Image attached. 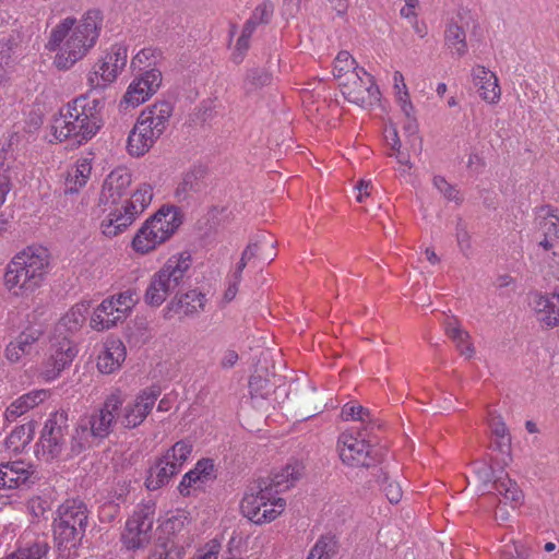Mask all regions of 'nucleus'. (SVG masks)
Instances as JSON below:
<instances>
[{
	"mask_svg": "<svg viewBox=\"0 0 559 559\" xmlns=\"http://www.w3.org/2000/svg\"><path fill=\"white\" fill-rule=\"evenodd\" d=\"M102 21L100 12L91 10L80 21L68 16L51 29L45 49L56 51L53 66L58 70L72 68L87 55L99 36Z\"/></svg>",
	"mask_w": 559,
	"mask_h": 559,
	"instance_id": "nucleus-1",
	"label": "nucleus"
},
{
	"mask_svg": "<svg viewBox=\"0 0 559 559\" xmlns=\"http://www.w3.org/2000/svg\"><path fill=\"white\" fill-rule=\"evenodd\" d=\"M102 108L103 104L97 98L83 95L74 98L68 104L66 112L61 110L59 116L53 117L48 141L73 139L82 143L91 140L103 127Z\"/></svg>",
	"mask_w": 559,
	"mask_h": 559,
	"instance_id": "nucleus-2",
	"label": "nucleus"
},
{
	"mask_svg": "<svg viewBox=\"0 0 559 559\" xmlns=\"http://www.w3.org/2000/svg\"><path fill=\"white\" fill-rule=\"evenodd\" d=\"M122 404L120 394L111 393L91 414L82 416L71 436L72 452L81 453L91 447L94 440L102 441L114 432Z\"/></svg>",
	"mask_w": 559,
	"mask_h": 559,
	"instance_id": "nucleus-3",
	"label": "nucleus"
},
{
	"mask_svg": "<svg viewBox=\"0 0 559 559\" xmlns=\"http://www.w3.org/2000/svg\"><path fill=\"white\" fill-rule=\"evenodd\" d=\"M190 265L191 257L188 252L169 258L152 277L144 295V301L152 307H159L170 294L177 295L188 280L187 273Z\"/></svg>",
	"mask_w": 559,
	"mask_h": 559,
	"instance_id": "nucleus-4",
	"label": "nucleus"
},
{
	"mask_svg": "<svg viewBox=\"0 0 559 559\" xmlns=\"http://www.w3.org/2000/svg\"><path fill=\"white\" fill-rule=\"evenodd\" d=\"M87 520V507L82 500H67L61 504L58 509V519H55L53 524V535L58 546L75 547L85 534Z\"/></svg>",
	"mask_w": 559,
	"mask_h": 559,
	"instance_id": "nucleus-5",
	"label": "nucleus"
},
{
	"mask_svg": "<svg viewBox=\"0 0 559 559\" xmlns=\"http://www.w3.org/2000/svg\"><path fill=\"white\" fill-rule=\"evenodd\" d=\"M285 499L258 481L248 487L240 503L243 516L255 524L275 520L285 510Z\"/></svg>",
	"mask_w": 559,
	"mask_h": 559,
	"instance_id": "nucleus-6",
	"label": "nucleus"
},
{
	"mask_svg": "<svg viewBox=\"0 0 559 559\" xmlns=\"http://www.w3.org/2000/svg\"><path fill=\"white\" fill-rule=\"evenodd\" d=\"M176 207H162L135 234L132 246L141 253H146L167 240L180 225Z\"/></svg>",
	"mask_w": 559,
	"mask_h": 559,
	"instance_id": "nucleus-7",
	"label": "nucleus"
},
{
	"mask_svg": "<svg viewBox=\"0 0 559 559\" xmlns=\"http://www.w3.org/2000/svg\"><path fill=\"white\" fill-rule=\"evenodd\" d=\"M153 199L152 187L142 185L121 207L110 210L100 223L102 233L115 237L124 231L141 214Z\"/></svg>",
	"mask_w": 559,
	"mask_h": 559,
	"instance_id": "nucleus-8",
	"label": "nucleus"
},
{
	"mask_svg": "<svg viewBox=\"0 0 559 559\" xmlns=\"http://www.w3.org/2000/svg\"><path fill=\"white\" fill-rule=\"evenodd\" d=\"M371 431L359 429L357 435L342 433L338 438V453L343 463L353 467H370L382 461L380 450L370 444Z\"/></svg>",
	"mask_w": 559,
	"mask_h": 559,
	"instance_id": "nucleus-9",
	"label": "nucleus"
},
{
	"mask_svg": "<svg viewBox=\"0 0 559 559\" xmlns=\"http://www.w3.org/2000/svg\"><path fill=\"white\" fill-rule=\"evenodd\" d=\"M193 449L190 440L177 441L166 453L148 469L145 480L148 490H156L177 475L188 460Z\"/></svg>",
	"mask_w": 559,
	"mask_h": 559,
	"instance_id": "nucleus-10",
	"label": "nucleus"
},
{
	"mask_svg": "<svg viewBox=\"0 0 559 559\" xmlns=\"http://www.w3.org/2000/svg\"><path fill=\"white\" fill-rule=\"evenodd\" d=\"M35 248L28 246L19 252L7 267L4 284L16 296H28L35 290Z\"/></svg>",
	"mask_w": 559,
	"mask_h": 559,
	"instance_id": "nucleus-11",
	"label": "nucleus"
},
{
	"mask_svg": "<svg viewBox=\"0 0 559 559\" xmlns=\"http://www.w3.org/2000/svg\"><path fill=\"white\" fill-rule=\"evenodd\" d=\"M76 354L78 349L74 342L67 336H63L62 340L50 338V347L41 362L39 376L45 381L57 379L61 371L70 366Z\"/></svg>",
	"mask_w": 559,
	"mask_h": 559,
	"instance_id": "nucleus-12",
	"label": "nucleus"
},
{
	"mask_svg": "<svg viewBox=\"0 0 559 559\" xmlns=\"http://www.w3.org/2000/svg\"><path fill=\"white\" fill-rule=\"evenodd\" d=\"M154 523V510L151 507H142L135 510L126 523V532L122 535L123 544L128 549H139L147 545L152 537Z\"/></svg>",
	"mask_w": 559,
	"mask_h": 559,
	"instance_id": "nucleus-13",
	"label": "nucleus"
},
{
	"mask_svg": "<svg viewBox=\"0 0 559 559\" xmlns=\"http://www.w3.org/2000/svg\"><path fill=\"white\" fill-rule=\"evenodd\" d=\"M68 427L67 412L60 411L50 415L40 435V444L44 455L56 457L61 454L66 444Z\"/></svg>",
	"mask_w": 559,
	"mask_h": 559,
	"instance_id": "nucleus-14",
	"label": "nucleus"
},
{
	"mask_svg": "<svg viewBox=\"0 0 559 559\" xmlns=\"http://www.w3.org/2000/svg\"><path fill=\"white\" fill-rule=\"evenodd\" d=\"M358 82L354 79L342 81L343 94L345 97L360 107H371L380 102L379 87L373 82V78L360 69Z\"/></svg>",
	"mask_w": 559,
	"mask_h": 559,
	"instance_id": "nucleus-15",
	"label": "nucleus"
},
{
	"mask_svg": "<svg viewBox=\"0 0 559 559\" xmlns=\"http://www.w3.org/2000/svg\"><path fill=\"white\" fill-rule=\"evenodd\" d=\"M160 395L159 388L151 386L144 389L133 402L121 407V424L124 428L131 429L141 425L151 413L155 402Z\"/></svg>",
	"mask_w": 559,
	"mask_h": 559,
	"instance_id": "nucleus-16",
	"label": "nucleus"
},
{
	"mask_svg": "<svg viewBox=\"0 0 559 559\" xmlns=\"http://www.w3.org/2000/svg\"><path fill=\"white\" fill-rule=\"evenodd\" d=\"M132 182L131 171L126 167H117L105 178L98 199V206L109 205V211L118 207L119 200L128 194Z\"/></svg>",
	"mask_w": 559,
	"mask_h": 559,
	"instance_id": "nucleus-17",
	"label": "nucleus"
},
{
	"mask_svg": "<svg viewBox=\"0 0 559 559\" xmlns=\"http://www.w3.org/2000/svg\"><path fill=\"white\" fill-rule=\"evenodd\" d=\"M162 72L158 69H150L143 72L139 78L134 79L129 85L122 104L136 107L148 99L160 86Z\"/></svg>",
	"mask_w": 559,
	"mask_h": 559,
	"instance_id": "nucleus-18",
	"label": "nucleus"
},
{
	"mask_svg": "<svg viewBox=\"0 0 559 559\" xmlns=\"http://www.w3.org/2000/svg\"><path fill=\"white\" fill-rule=\"evenodd\" d=\"M206 302V295L198 289L186 293L180 290L166 306L164 317L167 319H170L173 314L197 317L204 311Z\"/></svg>",
	"mask_w": 559,
	"mask_h": 559,
	"instance_id": "nucleus-19",
	"label": "nucleus"
},
{
	"mask_svg": "<svg viewBox=\"0 0 559 559\" xmlns=\"http://www.w3.org/2000/svg\"><path fill=\"white\" fill-rule=\"evenodd\" d=\"M216 478V469L212 459L198 461L194 468L186 473L178 486L182 496H189L191 488H202L206 483Z\"/></svg>",
	"mask_w": 559,
	"mask_h": 559,
	"instance_id": "nucleus-20",
	"label": "nucleus"
},
{
	"mask_svg": "<svg viewBox=\"0 0 559 559\" xmlns=\"http://www.w3.org/2000/svg\"><path fill=\"white\" fill-rule=\"evenodd\" d=\"M304 465L298 461L289 462L280 472L272 476L259 478L257 481L275 493H281L289 489L302 476Z\"/></svg>",
	"mask_w": 559,
	"mask_h": 559,
	"instance_id": "nucleus-21",
	"label": "nucleus"
},
{
	"mask_svg": "<svg viewBox=\"0 0 559 559\" xmlns=\"http://www.w3.org/2000/svg\"><path fill=\"white\" fill-rule=\"evenodd\" d=\"M159 136L160 134L155 132L152 128H148V124L138 118L128 136V153L135 157L143 156L150 151Z\"/></svg>",
	"mask_w": 559,
	"mask_h": 559,
	"instance_id": "nucleus-22",
	"label": "nucleus"
},
{
	"mask_svg": "<svg viewBox=\"0 0 559 559\" xmlns=\"http://www.w3.org/2000/svg\"><path fill=\"white\" fill-rule=\"evenodd\" d=\"M473 83L479 96L489 104H496L501 96L498 78L484 66H476L472 70Z\"/></svg>",
	"mask_w": 559,
	"mask_h": 559,
	"instance_id": "nucleus-23",
	"label": "nucleus"
},
{
	"mask_svg": "<svg viewBox=\"0 0 559 559\" xmlns=\"http://www.w3.org/2000/svg\"><path fill=\"white\" fill-rule=\"evenodd\" d=\"M87 310L88 305L84 302L73 306L56 324L51 340H62L63 336L71 340V335L78 332L85 322Z\"/></svg>",
	"mask_w": 559,
	"mask_h": 559,
	"instance_id": "nucleus-24",
	"label": "nucleus"
},
{
	"mask_svg": "<svg viewBox=\"0 0 559 559\" xmlns=\"http://www.w3.org/2000/svg\"><path fill=\"white\" fill-rule=\"evenodd\" d=\"M126 359V347L118 338L107 340L97 358V368L102 373H112Z\"/></svg>",
	"mask_w": 559,
	"mask_h": 559,
	"instance_id": "nucleus-25",
	"label": "nucleus"
},
{
	"mask_svg": "<svg viewBox=\"0 0 559 559\" xmlns=\"http://www.w3.org/2000/svg\"><path fill=\"white\" fill-rule=\"evenodd\" d=\"M22 461L0 464V489H12L25 485L33 472Z\"/></svg>",
	"mask_w": 559,
	"mask_h": 559,
	"instance_id": "nucleus-26",
	"label": "nucleus"
},
{
	"mask_svg": "<svg viewBox=\"0 0 559 559\" xmlns=\"http://www.w3.org/2000/svg\"><path fill=\"white\" fill-rule=\"evenodd\" d=\"M173 110L174 107L169 102H157L146 107L139 116V119L162 135L168 126Z\"/></svg>",
	"mask_w": 559,
	"mask_h": 559,
	"instance_id": "nucleus-27",
	"label": "nucleus"
},
{
	"mask_svg": "<svg viewBox=\"0 0 559 559\" xmlns=\"http://www.w3.org/2000/svg\"><path fill=\"white\" fill-rule=\"evenodd\" d=\"M116 305L115 300L110 298L104 299L91 318L92 329L96 331L109 330L117 325L119 321L124 320L123 314L117 316L118 308Z\"/></svg>",
	"mask_w": 559,
	"mask_h": 559,
	"instance_id": "nucleus-28",
	"label": "nucleus"
},
{
	"mask_svg": "<svg viewBox=\"0 0 559 559\" xmlns=\"http://www.w3.org/2000/svg\"><path fill=\"white\" fill-rule=\"evenodd\" d=\"M445 334L454 342L456 349L466 358H472L475 354V347L471 343V335L463 330L456 318H448L444 322Z\"/></svg>",
	"mask_w": 559,
	"mask_h": 559,
	"instance_id": "nucleus-29",
	"label": "nucleus"
},
{
	"mask_svg": "<svg viewBox=\"0 0 559 559\" xmlns=\"http://www.w3.org/2000/svg\"><path fill=\"white\" fill-rule=\"evenodd\" d=\"M487 421L492 435L491 447L501 453L508 452L511 447V438L502 417L489 412Z\"/></svg>",
	"mask_w": 559,
	"mask_h": 559,
	"instance_id": "nucleus-30",
	"label": "nucleus"
},
{
	"mask_svg": "<svg viewBox=\"0 0 559 559\" xmlns=\"http://www.w3.org/2000/svg\"><path fill=\"white\" fill-rule=\"evenodd\" d=\"M35 335L32 328L23 331L14 342L5 348V356L11 362H17L23 356L31 355L34 348Z\"/></svg>",
	"mask_w": 559,
	"mask_h": 559,
	"instance_id": "nucleus-31",
	"label": "nucleus"
},
{
	"mask_svg": "<svg viewBox=\"0 0 559 559\" xmlns=\"http://www.w3.org/2000/svg\"><path fill=\"white\" fill-rule=\"evenodd\" d=\"M340 550L338 538L333 534H325L318 538L306 559H335Z\"/></svg>",
	"mask_w": 559,
	"mask_h": 559,
	"instance_id": "nucleus-32",
	"label": "nucleus"
},
{
	"mask_svg": "<svg viewBox=\"0 0 559 559\" xmlns=\"http://www.w3.org/2000/svg\"><path fill=\"white\" fill-rule=\"evenodd\" d=\"M360 69L361 68L357 66L356 60L350 56V53L346 50H342L337 53L334 60L333 74L342 86V81L348 79H354L355 82H358V73Z\"/></svg>",
	"mask_w": 559,
	"mask_h": 559,
	"instance_id": "nucleus-33",
	"label": "nucleus"
},
{
	"mask_svg": "<svg viewBox=\"0 0 559 559\" xmlns=\"http://www.w3.org/2000/svg\"><path fill=\"white\" fill-rule=\"evenodd\" d=\"M34 432L35 425L32 420L16 427L5 440L7 449L14 453L25 452L27 448H31Z\"/></svg>",
	"mask_w": 559,
	"mask_h": 559,
	"instance_id": "nucleus-34",
	"label": "nucleus"
},
{
	"mask_svg": "<svg viewBox=\"0 0 559 559\" xmlns=\"http://www.w3.org/2000/svg\"><path fill=\"white\" fill-rule=\"evenodd\" d=\"M92 166L87 158H82L76 162L74 168L68 173L64 183L66 193H75L85 186L91 176Z\"/></svg>",
	"mask_w": 559,
	"mask_h": 559,
	"instance_id": "nucleus-35",
	"label": "nucleus"
},
{
	"mask_svg": "<svg viewBox=\"0 0 559 559\" xmlns=\"http://www.w3.org/2000/svg\"><path fill=\"white\" fill-rule=\"evenodd\" d=\"M204 171L193 169L188 171L176 189V197L179 201L187 200L192 192H200L204 189Z\"/></svg>",
	"mask_w": 559,
	"mask_h": 559,
	"instance_id": "nucleus-36",
	"label": "nucleus"
},
{
	"mask_svg": "<svg viewBox=\"0 0 559 559\" xmlns=\"http://www.w3.org/2000/svg\"><path fill=\"white\" fill-rule=\"evenodd\" d=\"M445 45L451 49L452 53L459 57L467 52L466 33L464 28L455 21H451L444 32Z\"/></svg>",
	"mask_w": 559,
	"mask_h": 559,
	"instance_id": "nucleus-37",
	"label": "nucleus"
},
{
	"mask_svg": "<svg viewBox=\"0 0 559 559\" xmlns=\"http://www.w3.org/2000/svg\"><path fill=\"white\" fill-rule=\"evenodd\" d=\"M535 310L539 313V320L547 326H555L559 321V305L548 296L535 295Z\"/></svg>",
	"mask_w": 559,
	"mask_h": 559,
	"instance_id": "nucleus-38",
	"label": "nucleus"
},
{
	"mask_svg": "<svg viewBox=\"0 0 559 559\" xmlns=\"http://www.w3.org/2000/svg\"><path fill=\"white\" fill-rule=\"evenodd\" d=\"M185 549L167 537L157 539L147 559H182Z\"/></svg>",
	"mask_w": 559,
	"mask_h": 559,
	"instance_id": "nucleus-39",
	"label": "nucleus"
},
{
	"mask_svg": "<svg viewBox=\"0 0 559 559\" xmlns=\"http://www.w3.org/2000/svg\"><path fill=\"white\" fill-rule=\"evenodd\" d=\"M342 417L345 420H360L364 424L362 428H367V431H372L374 427H379L368 408L354 403H346L343 406Z\"/></svg>",
	"mask_w": 559,
	"mask_h": 559,
	"instance_id": "nucleus-40",
	"label": "nucleus"
},
{
	"mask_svg": "<svg viewBox=\"0 0 559 559\" xmlns=\"http://www.w3.org/2000/svg\"><path fill=\"white\" fill-rule=\"evenodd\" d=\"M537 224L544 236L551 237L557 235L559 226V210L552 209L551 206H543L539 209L537 217Z\"/></svg>",
	"mask_w": 559,
	"mask_h": 559,
	"instance_id": "nucleus-41",
	"label": "nucleus"
},
{
	"mask_svg": "<svg viewBox=\"0 0 559 559\" xmlns=\"http://www.w3.org/2000/svg\"><path fill=\"white\" fill-rule=\"evenodd\" d=\"M121 70V68L115 67L111 58H104L99 69L88 78V81L94 87H105L116 80L118 72Z\"/></svg>",
	"mask_w": 559,
	"mask_h": 559,
	"instance_id": "nucleus-42",
	"label": "nucleus"
},
{
	"mask_svg": "<svg viewBox=\"0 0 559 559\" xmlns=\"http://www.w3.org/2000/svg\"><path fill=\"white\" fill-rule=\"evenodd\" d=\"M272 75L263 69H251L247 72L243 81V90L247 95L258 91L259 88L271 84Z\"/></svg>",
	"mask_w": 559,
	"mask_h": 559,
	"instance_id": "nucleus-43",
	"label": "nucleus"
},
{
	"mask_svg": "<svg viewBox=\"0 0 559 559\" xmlns=\"http://www.w3.org/2000/svg\"><path fill=\"white\" fill-rule=\"evenodd\" d=\"M35 407V393L28 392L21 397H19L16 401L11 403V405L5 411V419L8 421H13L17 417L24 415L28 411L33 409Z\"/></svg>",
	"mask_w": 559,
	"mask_h": 559,
	"instance_id": "nucleus-44",
	"label": "nucleus"
},
{
	"mask_svg": "<svg viewBox=\"0 0 559 559\" xmlns=\"http://www.w3.org/2000/svg\"><path fill=\"white\" fill-rule=\"evenodd\" d=\"M134 296L135 294L131 289H128L110 297V299L115 300V304H117V316H119L120 313L123 314L126 318L129 316L132 308L136 304V298Z\"/></svg>",
	"mask_w": 559,
	"mask_h": 559,
	"instance_id": "nucleus-45",
	"label": "nucleus"
},
{
	"mask_svg": "<svg viewBox=\"0 0 559 559\" xmlns=\"http://www.w3.org/2000/svg\"><path fill=\"white\" fill-rule=\"evenodd\" d=\"M433 186L439 190L440 193L449 201L461 202L459 190L450 185L442 176L433 177Z\"/></svg>",
	"mask_w": 559,
	"mask_h": 559,
	"instance_id": "nucleus-46",
	"label": "nucleus"
},
{
	"mask_svg": "<svg viewBox=\"0 0 559 559\" xmlns=\"http://www.w3.org/2000/svg\"><path fill=\"white\" fill-rule=\"evenodd\" d=\"M381 486L385 497L391 503H397L401 500L403 492L400 484L395 480H391L386 474H383Z\"/></svg>",
	"mask_w": 559,
	"mask_h": 559,
	"instance_id": "nucleus-47",
	"label": "nucleus"
},
{
	"mask_svg": "<svg viewBox=\"0 0 559 559\" xmlns=\"http://www.w3.org/2000/svg\"><path fill=\"white\" fill-rule=\"evenodd\" d=\"M274 12V7L270 1H263L259 5L255 7L251 14V19L258 24H267L270 23L272 15Z\"/></svg>",
	"mask_w": 559,
	"mask_h": 559,
	"instance_id": "nucleus-48",
	"label": "nucleus"
},
{
	"mask_svg": "<svg viewBox=\"0 0 559 559\" xmlns=\"http://www.w3.org/2000/svg\"><path fill=\"white\" fill-rule=\"evenodd\" d=\"M502 559H528L530 549L521 543L506 545L501 551Z\"/></svg>",
	"mask_w": 559,
	"mask_h": 559,
	"instance_id": "nucleus-49",
	"label": "nucleus"
},
{
	"mask_svg": "<svg viewBox=\"0 0 559 559\" xmlns=\"http://www.w3.org/2000/svg\"><path fill=\"white\" fill-rule=\"evenodd\" d=\"M472 472L476 479L483 484L488 485L492 480L493 471L492 467L486 462H475L472 466Z\"/></svg>",
	"mask_w": 559,
	"mask_h": 559,
	"instance_id": "nucleus-50",
	"label": "nucleus"
},
{
	"mask_svg": "<svg viewBox=\"0 0 559 559\" xmlns=\"http://www.w3.org/2000/svg\"><path fill=\"white\" fill-rule=\"evenodd\" d=\"M269 245L272 246L273 242L271 241V239H269L267 235H265V234L258 235L257 240L253 242H249V245L243 250L245 258L253 259V258L258 257L259 250L263 246H269Z\"/></svg>",
	"mask_w": 559,
	"mask_h": 559,
	"instance_id": "nucleus-51",
	"label": "nucleus"
},
{
	"mask_svg": "<svg viewBox=\"0 0 559 559\" xmlns=\"http://www.w3.org/2000/svg\"><path fill=\"white\" fill-rule=\"evenodd\" d=\"M105 58H111L112 63L116 68L123 69L127 63V48L121 45H116L111 48V51L106 55Z\"/></svg>",
	"mask_w": 559,
	"mask_h": 559,
	"instance_id": "nucleus-52",
	"label": "nucleus"
},
{
	"mask_svg": "<svg viewBox=\"0 0 559 559\" xmlns=\"http://www.w3.org/2000/svg\"><path fill=\"white\" fill-rule=\"evenodd\" d=\"M507 485L509 486L508 491H506V493H503L502 497H503L506 503L509 502L513 508H515L522 500L523 493L520 490V488L518 487L515 481H513V480L507 481Z\"/></svg>",
	"mask_w": 559,
	"mask_h": 559,
	"instance_id": "nucleus-53",
	"label": "nucleus"
},
{
	"mask_svg": "<svg viewBox=\"0 0 559 559\" xmlns=\"http://www.w3.org/2000/svg\"><path fill=\"white\" fill-rule=\"evenodd\" d=\"M11 62L10 48L0 45V84L5 81Z\"/></svg>",
	"mask_w": 559,
	"mask_h": 559,
	"instance_id": "nucleus-54",
	"label": "nucleus"
},
{
	"mask_svg": "<svg viewBox=\"0 0 559 559\" xmlns=\"http://www.w3.org/2000/svg\"><path fill=\"white\" fill-rule=\"evenodd\" d=\"M267 386V380L260 374H252L249 379V391L251 395H262Z\"/></svg>",
	"mask_w": 559,
	"mask_h": 559,
	"instance_id": "nucleus-55",
	"label": "nucleus"
},
{
	"mask_svg": "<svg viewBox=\"0 0 559 559\" xmlns=\"http://www.w3.org/2000/svg\"><path fill=\"white\" fill-rule=\"evenodd\" d=\"M385 141L390 148L393 151V154L400 153L402 144L397 134V130L394 127L385 129Z\"/></svg>",
	"mask_w": 559,
	"mask_h": 559,
	"instance_id": "nucleus-56",
	"label": "nucleus"
},
{
	"mask_svg": "<svg viewBox=\"0 0 559 559\" xmlns=\"http://www.w3.org/2000/svg\"><path fill=\"white\" fill-rule=\"evenodd\" d=\"M221 550V544L212 540L206 545L205 551L199 554L194 559H217Z\"/></svg>",
	"mask_w": 559,
	"mask_h": 559,
	"instance_id": "nucleus-57",
	"label": "nucleus"
},
{
	"mask_svg": "<svg viewBox=\"0 0 559 559\" xmlns=\"http://www.w3.org/2000/svg\"><path fill=\"white\" fill-rule=\"evenodd\" d=\"M456 238L461 250L464 252V254H466V250H468L471 247L469 237L467 231L465 230V227L462 226L461 223H459L456 227Z\"/></svg>",
	"mask_w": 559,
	"mask_h": 559,
	"instance_id": "nucleus-58",
	"label": "nucleus"
},
{
	"mask_svg": "<svg viewBox=\"0 0 559 559\" xmlns=\"http://www.w3.org/2000/svg\"><path fill=\"white\" fill-rule=\"evenodd\" d=\"M399 102L401 104V108H402L403 112L405 114V116L407 118H411V116L414 112V106L409 100L407 90H404L403 94L401 91H399Z\"/></svg>",
	"mask_w": 559,
	"mask_h": 559,
	"instance_id": "nucleus-59",
	"label": "nucleus"
},
{
	"mask_svg": "<svg viewBox=\"0 0 559 559\" xmlns=\"http://www.w3.org/2000/svg\"><path fill=\"white\" fill-rule=\"evenodd\" d=\"M155 50L152 48H144L136 53V56L132 59L131 66L138 67L142 64L144 61L148 60L151 57H154Z\"/></svg>",
	"mask_w": 559,
	"mask_h": 559,
	"instance_id": "nucleus-60",
	"label": "nucleus"
},
{
	"mask_svg": "<svg viewBox=\"0 0 559 559\" xmlns=\"http://www.w3.org/2000/svg\"><path fill=\"white\" fill-rule=\"evenodd\" d=\"M50 253L47 248H37V271L43 267H49Z\"/></svg>",
	"mask_w": 559,
	"mask_h": 559,
	"instance_id": "nucleus-61",
	"label": "nucleus"
},
{
	"mask_svg": "<svg viewBox=\"0 0 559 559\" xmlns=\"http://www.w3.org/2000/svg\"><path fill=\"white\" fill-rule=\"evenodd\" d=\"M408 121L404 126V130L412 136H414L413 141H418L419 151L421 150V139L417 136V123L416 119L411 116V118H407Z\"/></svg>",
	"mask_w": 559,
	"mask_h": 559,
	"instance_id": "nucleus-62",
	"label": "nucleus"
},
{
	"mask_svg": "<svg viewBox=\"0 0 559 559\" xmlns=\"http://www.w3.org/2000/svg\"><path fill=\"white\" fill-rule=\"evenodd\" d=\"M11 190V183L8 176L0 174V206L4 203L7 194Z\"/></svg>",
	"mask_w": 559,
	"mask_h": 559,
	"instance_id": "nucleus-63",
	"label": "nucleus"
},
{
	"mask_svg": "<svg viewBox=\"0 0 559 559\" xmlns=\"http://www.w3.org/2000/svg\"><path fill=\"white\" fill-rule=\"evenodd\" d=\"M238 354L235 350L225 352L221 365L223 368H231L238 360Z\"/></svg>",
	"mask_w": 559,
	"mask_h": 559,
	"instance_id": "nucleus-64",
	"label": "nucleus"
}]
</instances>
